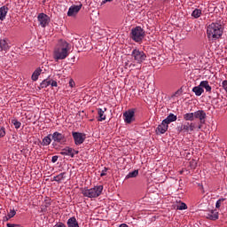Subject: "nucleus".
<instances>
[{
  "label": "nucleus",
  "mask_w": 227,
  "mask_h": 227,
  "mask_svg": "<svg viewBox=\"0 0 227 227\" xmlns=\"http://www.w3.org/2000/svg\"><path fill=\"white\" fill-rule=\"evenodd\" d=\"M68 51H70V44L66 41L60 40L54 50V59H56V61L65 59L67 56H68Z\"/></svg>",
  "instance_id": "f257e3e1"
},
{
  "label": "nucleus",
  "mask_w": 227,
  "mask_h": 227,
  "mask_svg": "<svg viewBox=\"0 0 227 227\" xmlns=\"http://www.w3.org/2000/svg\"><path fill=\"white\" fill-rule=\"evenodd\" d=\"M207 38H212L213 40L219 39L223 36V25L219 23H211L207 28Z\"/></svg>",
  "instance_id": "f03ea898"
},
{
  "label": "nucleus",
  "mask_w": 227,
  "mask_h": 227,
  "mask_svg": "<svg viewBox=\"0 0 227 227\" xmlns=\"http://www.w3.org/2000/svg\"><path fill=\"white\" fill-rule=\"evenodd\" d=\"M103 190L104 187L102 185H99L89 190H83L82 194L87 198H98V196L102 194Z\"/></svg>",
  "instance_id": "7ed1b4c3"
},
{
  "label": "nucleus",
  "mask_w": 227,
  "mask_h": 227,
  "mask_svg": "<svg viewBox=\"0 0 227 227\" xmlns=\"http://www.w3.org/2000/svg\"><path fill=\"white\" fill-rule=\"evenodd\" d=\"M132 39L135 42H141L143 38H145V31L141 27H136L134 29L131 30Z\"/></svg>",
  "instance_id": "20e7f679"
},
{
  "label": "nucleus",
  "mask_w": 227,
  "mask_h": 227,
  "mask_svg": "<svg viewBox=\"0 0 227 227\" xmlns=\"http://www.w3.org/2000/svg\"><path fill=\"white\" fill-rule=\"evenodd\" d=\"M131 56L134 58L135 61L138 63V65H141V63L146 59V54L139 50H134Z\"/></svg>",
  "instance_id": "39448f33"
},
{
  "label": "nucleus",
  "mask_w": 227,
  "mask_h": 227,
  "mask_svg": "<svg viewBox=\"0 0 227 227\" xmlns=\"http://www.w3.org/2000/svg\"><path fill=\"white\" fill-rule=\"evenodd\" d=\"M73 137L75 145H82L84 143V139H86V135L79 132H73Z\"/></svg>",
  "instance_id": "423d86ee"
},
{
  "label": "nucleus",
  "mask_w": 227,
  "mask_h": 227,
  "mask_svg": "<svg viewBox=\"0 0 227 227\" xmlns=\"http://www.w3.org/2000/svg\"><path fill=\"white\" fill-rule=\"evenodd\" d=\"M81 8H82V4L80 5H72L68 12H67V16L68 17H75L79 12H81Z\"/></svg>",
  "instance_id": "0eeeda50"
},
{
  "label": "nucleus",
  "mask_w": 227,
  "mask_h": 227,
  "mask_svg": "<svg viewBox=\"0 0 227 227\" xmlns=\"http://www.w3.org/2000/svg\"><path fill=\"white\" fill-rule=\"evenodd\" d=\"M134 110H128L123 114L124 116V121L126 123H132V121H134L136 120V118H134Z\"/></svg>",
  "instance_id": "6e6552de"
},
{
  "label": "nucleus",
  "mask_w": 227,
  "mask_h": 227,
  "mask_svg": "<svg viewBox=\"0 0 227 227\" xmlns=\"http://www.w3.org/2000/svg\"><path fill=\"white\" fill-rule=\"evenodd\" d=\"M37 19H38L42 27H45V26H47V24H49V22H51V19L45 13H40L38 15Z\"/></svg>",
  "instance_id": "1a4fd4ad"
},
{
  "label": "nucleus",
  "mask_w": 227,
  "mask_h": 227,
  "mask_svg": "<svg viewBox=\"0 0 227 227\" xmlns=\"http://www.w3.org/2000/svg\"><path fill=\"white\" fill-rule=\"evenodd\" d=\"M194 118H197L200 120V123H205V118H207V114L203 110H199L195 113H193Z\"/></svg>",
  "instance_id": "9d476101"
},
{
  "label": "nucleus",
  "mask_w": 227,
  "mask_h": 227,
  "mask_svg": "<svg viewBox=\"0 0 227 227\" xmlns=\"http://www.w3.org/2000/svg\"><path fill=\"white\" fill-rule=\"evenodd\" d=\"M194 129H196V125L194 123H189L186 122L182 128V130H185L186 132H192V130H194Z\"/></svg>",
  "instance_id": "9b49d317"
},
{
  "label": "nucleus",
  "mask_w": 227,
  "mask_h": 227,
  "mask_svg": "<svg viewBox=\"0 0 227 227\" xmlns=\"http://www.w3.org/2000/svg\"><path fill=\"white\" fill-rule=\"evenodd\" d=\"M52 139H53V141H56L57 143H61V141H65V137L63 136V134H61L59 132H55L52 135Z\"/></svg>",
  "instance_id": "f8f14e48"
},
{
  "label": "nucleus",
  "mask_w": 227,
  "mask_h": 227,
  "mask_svg": "<svg viewBox=\"0 0 227 227\" xmlns=\"http://www.w3.org/2000/svg\"><path fill=\"white\" fill-rule=\"evenodd\" d=\"M168 123L162 121L161 124L158 126L157 131L160 132V134H165V132L168 130Z\"/></svg>",
  "instance_id": "ddd939ff"
},
{
  "label": "nucleus",
  "mask_w": 227,
  "mask_h": 227,
  "mask_svg": "<svg viewBox=\"0 0 227 227\" xmlns=\"http://www.w3.org/2000/svg\"><path fill=\"white\" fill-rule=\"evenodd\" d=\"M0 49L1 51H9L10 50V43H8V41L6 39L0 40Z\"/></svg>",
  "instance_id": "4468645a"
},
{
  "label": "nucleus",
  "mask_w": 227,
  "mask_h": 227,
  "mask_svg": "<svg viewBox=\"0 0 227 227\" xmlns=\"http://www.w3.org/2000/svg\"><path fill=\"white\" fill-rule=\"evenodd\" d=\"M176 121V115L170 114L165 120H163V123H167L169 125V123Z\"/></svg>",
  "instance_id": "2eb2a0df"
},
{
  "label": "nucleus",
  "mask_w": 227,
  "mask_h": 227,
  "mask_svg": "<svg viewBox=\"0 0 227 227\" xmlns=\"http://www.w3.org/2000/svg\"><path fill=\"white\" fill-rule=\"evenodd\" d=\"M6 13H8V7L3 6L0 8V20L6 19Z\"/></svg>",
  "instance_id": "dca6fc26"
},
{
  "label": "nucleus",
  "mask_w": 227,
  "mask_h": 227,
  "mask_svg": "<svg viewBox=\"0 0 227 227\" xmlns=\"http://www.w3.org/2000/svg\"><path fill=\"white\" fill-rule=\"evenodd\" d=\"M61 155H70V157H74V149L70 147H66L65 149H62Z\"/></svg>",
  "instance_id": "f3484780"
},
{
  "label": "nucleus",
  "mask_w": 227,
  "mask_h": 227,
  "mask_svg": "<svg viewBox=\"0 0 227 227\" xmlns=\"http://www.w3.org/2000/svg\"><path fill=\"white\" fill-rule=\"evenodd\" d=\"M192 91H193V93H195V95L197 97H201V95L203 94V91H205V90H203V88L200 85H199V86L194 87L192 89Z\"/></svg>",
  "instance_id": "a211bd4d"
},
{
  "label": "nucleus",
  "mask_w": 227,
  "mask_h": 227,
  "mask_svg": "<svg viewBox=\"0 0 227 227\" xmlns=\"http://www.w3.org/2000/svg\"><path fill=\"white\" fill-rule=\"evenodd\" d=\"M68 227H79V223H77V219L75 217H71L67 221Z\"/></svg>",
  "instance_id": "6ab92c4d"
},
{
  "label": "nucleus",
  "mask_w": 227,
  "mask_h": 227,
  "mask_svg": "<svg viewBox=\"0 0 227 227\" xmlns=\"http://www.w3.org/2000/svg\"><path fill=\"white\" fill-rule=\"evenodd\" d=\"M200 84V88H205L206 91H207L208 93L212 91V87H210V85L208 84V81H202Z\"/></svg>",
  "instance_id": "aec40b11"
},
{
  "label": "nucleus",
  "mask_w": 227,
  "mask_h": 227,
  "mask_svg": "<svg viewBox=\"0 0 227 227\" xmlns=\"http://www.w3.org/2000/svg\"><path fill=\"white\" fill-rule=\"evenodd\" d=\"M40 74H42V68L38 67L35 70V72L32 74V80L33 81H38V77L40 76Z\"/></svg>",
  "instance_id": "412c9836"
},
{
  "label": "nucleus",
  "mask_w": 227,
  "mask_h": 227,
  "mask_svg": "<svg viewBox=\"0 0 227 227\" xmlns=\"http://www.w3.org/2000/svg\"><path fill=\"white\" fill-rule=\"evenodd\" d=\"M106 111H107L106 108H104V110H102V108L98 109V113L99 116V121H103V120H106V115H104V113H106Z\"/></svg>",
  "instance_id": "4be33fe9"
},
{
  "label": "nucleus",
  "mask_w": 227,
  "mask_h": 227,
  "mask_svg": "<svg viewBox=\"0 0 227 227\" xmlns=\"http://www.w3.org/2000/svg\"><path fill=\"white\" fill-rule=\"evenodd\" d=\"M137 175H139V170H134L132 172H129L125 178L126 180H129V178H136Z\"/></svg>",
  "instance_id": "5701e85b"
},
{
  "label": "nucleus",
  "mask_w": 227,
  "mask_h": 227,
  "mask_svg": "<svg viewBox=\"0 0 227 227\" xmlns=\"http://www.w3.org/2000/svg\"><path fill=\"white\" fill-rule=\"evenodd\" d=\"M207 217V219H210L211 221H216V219H219V213L212 212L211 214H208Z\"/></svg>",
  "instance_id": "b1692460"
},
{
  "label": "nucleus",
  "mask_w": 227,
  "mask_h": 227,
  "mask_svg": "<svg viewBox=\"0 0 227 227\" xmlns=\"http://www.w3.org/2000/svg\"><path fill=\"white\" fill-rule=\"evenodd\" d=\"M184 118L186 121H192L194 120V113L185 114Z\"/></svg>",
  "instance_id": "393cba45"
},
{
  "label": "nucleus",
  "mask_w": 227,
  "mask_h": 227,
  "mask_svg": "<svg viewBox=\"0 0 227 227\" xmlns=\"http://www.w3.org/2000/svg\"><path fill=\"white\" fill-rule=\"evenodd\" d=\"M51 135L45 137L42 142L43 146H49V144L51 143Z\"/></svg>",
  "instance_id": "a878e982"
},
{
  "label": "nucleus",
  "mask_w": 227,
  "mask_h": 227,
  "mask_svg": "<svg viewBox=\"0 0 227 227\" xmlns=\"http://www.w3.org/2000/svg\"><path fill=\"white\" fill-rule=\"evenodd\" d=\"M192 17H194V19H199V17L201 16V10L200 9H195L192 13Z\"/></svg>",
  "instance_id": "bb28decb"
},
{
  "label": "nucleus",
  "mask_w": 227,
  "mask_h": 227,
  "mask_svg": "<svg viewBox=\"0 0 227 227\" xmlns=\"http://www.w3.org/2000/svg\"><path fill=\"white\" fill-rule=\"evenodd\" d=\"M124 67L127 70H134L136 64L130 63V61H127Z\"/></svg>",
  "instance_id": "cd10ccee"
},
{
  "label": "nucleus",
  "mask_w": 227,
  "mask_h": 227,
  "mask_svg": "<svg viewBox=\"0 0 227 227\" xmlns=\"http://www.w3.org/2000/svg\"><path fill=\"white\" fill-rule=\"evenodd\" d=\"M65 173H61V174H59V175H58V176H54L53 177V180L55 181V182H61L62 180H63V178H65Z\"/></svg>",
  "instance_id": "c85d7f7f"
},
{
  "label": "nucleus",
  "mask_w": 227,
  "mask_h": 227,
  "mask_svg": "<svg viewBox=\"0 0 227 227\" xmlns=\"http://www.w3.org/2000/svg\"><path fill=\"white\" fill-rule=\"evenodd\" d=\"M177 210H187V204L182 202L180 205L177 206Z\"/></svg>",
  "instance_id": "c756f323"
},
{
  "label": "nucleus",
  "mask_w": 227,
  "mask_h": 227,
  "mask_svg": "<svg viewBox=\"0 0 227 227\" xmlns=\"http://www.w3.org/2000/svg\"><path fill=\"white\" fill-rule=\"evenodd\" d=\"M51 81L49 80H43L41 83V88H47V86H50Z\"/></svg>",
  "instance_id": "7c9ffc66"
},
{
  "label": "nucleus",
  "mask_w": 227,
  "mask_h": 227,
  "mask_svg": "<svg viewBox=\"0 0 227 227\" xmlns=\"http://www.w3.org/2000/svg\"><path fill=\"white\" fill-rule=\"evenodd\" d=\"M12 123L14 125L15 129H20V121H17V120H12Z\"/></svg>",
  "instance_id": "2f4dec72"
},
{
  "label": "nucleus",
  "mask_w": 227,
  "mask_h": 227,
  "mask_svg": "<svg viewBox=\"0 0 227 227\" xmlns=\"http://www.w3.org/2000/svg\"><path fill=\"white\" fill-rule=\"evenodd\" d=\"M15 214H17V212L14 209L11 210L10 213L8 214L9 219H12V217H14Z\"/></svg>",
  "instance_id": "473e14b6"
},
{
  "label": "nucleus",
  "mask_w": 227,
  "mask_h": 227,
  "mask_svg": "<svg viewBox=\"0 0 227 227\" xmlns=\"http://www.w3.org/2000/svg\"><path fill=\"white\" fill-rule=\"evenodd\" d=\"M5 135H6V131H4V127L0 128V137H4Z\"/></svg>",
  "instance_id": "72a5a7b5"
},
{
  "label": "nucleus",
  "mask_w": 227,
  "mask_h": 227,
  "mask_svg": "<svg viewBox=\"0 0 227 227\" xmlns=\"http://www.w3.org/2000/svg\"><path fill=\"white\" fill-rule=\"evenodd\" d=\"M222 201H224V199H220V200H218L216 201L215 207H216L217 208H221V202H222Z\"/></svg>",
  "instance_id": "f704fd0d"
},
{
  "label": "nucleus",
  "mask_w": 227,
  "mask_h": 227,
  "mask_svg": "<svg viewBox=\"0 0 227 227\" xmlns=\"http://www.w3.org/2000/svg\"><path fill=\"white\" fill-rule=\"evenodd\" d=\"M222 86H223V90H225V91H227V80L223 82Z\"/></svg>",
  "instance_id": "c9c22d12"
},
{
  "label": "nucleus",
  "mask_w": 227,
  "mask_h": 227,
  "mask_svg": "<svg viewBox=\"0 0 227 227\" xmlns=\"http://www.w3.org/2000/svg\"><path fill=\"white\" fill-rule=\"evenodd\" d=\"M106 173H107V168H105L102 170V172H101V174H100V176H106Z\"/></svg>",
  "instance_id": "e433bc0d"
},
{
  "label": "nucleus",
  "mask_w": 227,
  "mask_h": 227,
  "mask_svg": "<svg viewBox=\"0 0 227 227\" xmlns=\"http://www.w3.org/2000/svg\"><path fill=\"white\" fill-rule=\"evenodd\" d=\"M52 87H58V82L52 81L51 83H50Z\"/></svg>",
  "instance_id": "4c0bfd02"
},
{
  "label": "nucleus",
  "mask_w": 227,
  "mask_h": 227,
  "mask_svg": "<svg viewBox=\"0 0 227 227\" xmlns=\"http://www.w3.org/2000/svg\"><path fill=\"white\" fill-rule=\"evenodd\" d=\"M196 160H192V161H191V166H192V168H196Z\"/></svg>",
  "instance_id": "58836bf2"
},
{
  "label": "nucleus",
  "mask_w": 227,
  "mask_h": 227,
  "mask_svg": "<svg viewBox=\"0 0 227 227\" xmlns=\"http://www.w3.org/2000/svg\"><path fill=\"white\" fill-rule=\"evenodd\" d=\"M51 161H52V162H58V156H53V157L51 158Z\"/></svg>",
  "instance_id": "ea45409f"
},
{
  "label": "nucleus",
  "mask_w": 227,
  "mask_h": 227,
  "mask_svg": "<svg viewBox=\"0 0 227 227\" xmlns=\"http://www.w3.org/2000/svg\"><path fill=\"white\" fill-rule=\"evenodd\" d=\"M113 0H103L101 4H106V3H111Z\"/></svg>",
  "instance_id": "a19ab883"
},
{
  "label": "nucleus",
  "mask_w": 227,
  "mask_h": 227,
  "mask_svg": "<svg viewBox=\"0 0 227 227\" xmlns=\"http://www.w3.org/2000/svg\"><path fill=\"white\" fill-rule=\"evenodd\" d=\"M53 227H67V226H65V224H63V223H59V224H56Z\"/></svg>",
  "instance_id": "79ce46f5"
},
{
  "label": "nucleus",
  "mask_w": 227,
  "mask_h": 227,
  "mask_svg": "<svg viewBox=\"0 0 227 227\" xmlns=\"http://www.w3.org/2000/svg\"><path fill=\"white\" fill-rule=\"evenodd\" d=\"M69 84H70L71 88H74V82L73 81H70Z\"/></svg>",
  "instance_id": "37998d69"
},
{
  "label": "nucleus",
  "mask_w": 227,
  "mask_h": 227,
  "mask_svg": "<svg viewBox=\"0 0 227 227\" xmlns=\"http://www.w3.org/2000/svg\"><path fill=\"white\" fill-rule=\"evenodd\" d=\"M119 227H129V225L125 224V223H122L121 224Z\"/></svg>",
  "instance_id": "c03bdc74"
},
{
  "label": "nucleus",
  "mask_w": 227,
  "mask_h": 227,
  "mask_svg": "<svg viewBox=\"0 0 227 227\" xmlns=\"http://www.w3.org/2000/svg\"><path fill=\"white\" fill-rule=\"evenodd\" d=\"M137 70H141V65L137 66Z\"/></svg>",
  "instance_id": "a18cd8bd"
},
{
  "label": "nucleus",
  "mask_w": 227,
  "mask_h": 227,
  "mask_svg": "<svg viewBox=\"0 0 227 227\" xmlns=\"http://www.w3.org/2000/svg\"><path fill=\"white\" fill-rule=\"evenodd\" d=\"M73 153L75 155V153H79V151L73 150Z\"/></svg>",
  "instance_id": "49530a36"
},
{
  "label": "nucleus",
  "mask_w": 227,
  "mask_h": 227,
  "mask_svg": "<svg viewBox=\"0 0 227 227\" xmlns=\"http://www.w3.org/2000/svg\"><path fill=\"white\" fill-rule=\"evenodd\" d=\"M201 127H202V124L200 123V125L199 126V129H201Z\"/></svg>",
  "instance_id": "de8ad7c7"
},
{
  "label": "nucleus",
  "mask_w": 227,
  "mask_h": 227,
  "mask_svg": "<svg viewBox=\"0 0 227 227\" xmlns=\"http://www.w3.org/2000/svg\"><path fill=\"white\" fill-rule=\"evenodd\" d=\"M161 1H165V0H161Z\"/></svg>",
  "instance_id": "09e8293b"
}]
</instances>
